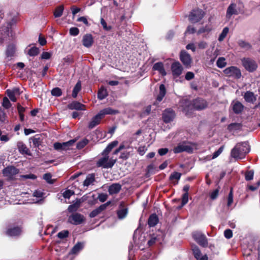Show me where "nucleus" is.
Segmentation results:
<instances>
[{"mask_svg":"<svg viewBox=\"0 0 260 260\" xmlns=\"http://www.w3.org/2000/svg\"><path fill=\"white\" fill-rule=\"evenodd\" d=\"M250 149L248 142H243L237 143L232 149L231 155L234 158L242 159L245 157Z\"/></svg>","mask_w":260,"mask_h":260,"instance_id":"1","label":"nucleus"},{"mask_svg":"<svg viewBox=\"0 0 260 260\" xmlns=\"http://www.w3.org/2000/svg\"><path fill=\"white\" fill-rule=\"evenodd\" d=\"M13 21V20L12 21L7 22L6 25H4L0 27V46L3 45L5 43L11 40Z\"/></svg>","mask_w":260,"mask_h":260,"instance_id":"2","label":"nucleus"},{"mask_svg":"<svg viewBox=\"0 0 260 260\" xmlns=\"http://www.w3.org/2000/svg\"><path fill=\"white\" fill-rule=\"evenodd\" d=\"M102 157H100L96 162V166L98 168L104 169L112 168L117 161V159L113 157L109 158V155L101 153Z\"/></svg>","mask_w":260,"mask_h":260,"instance_id":"3","label":"nucleus"},{"mask_svg":"<svg viewBox=\"0 0 260 260\" xmlns=\"http://www.w3.org/2000/svg\"><path fill=\"white\" fill-rule=\"evenodd\" d=\"M242 66L249 72H253L257 68L256 62L249 57H244L241 59Z\"/></svg>","mask_w":260,"mask_h":260,"instance_id":"4","label":"nucleus"},{"mask_svg":"<svg viewBox=\"0 0 260 260\" xmlns=\"http://www.w3.org/2000/svg\"><path fill=\"white\" fill-rule=\"evenodd\" d=\"M204 15V12L201 9L192 10L189 15L188 19L192 23H197L202 19Z\"/></svg>","mask_w":260,"mask_h":260,"instance_id":"5","label":"nucleus"},{"mask_svg":"<svg viewBox=\"0 0 260 260\" xmlns=\"http://www.w3.org/2000/svg\"><path fill=\"white\" fill-rule=\"evenodd\" d=\"M223 73L226 76L232 77L236 79H239L242 76L240 70L235 66H231L223 70Z\"/></svg>","mask_w":260,"mask_h":260,"instance_id":"6","label":"nucleus"},{"mask_svg":"<svg viewBox=\"0 0 260 260\" xmlns=\"http://www.w3.org/2000/svg\"><path fill=\"white\" fill-rule=\"evenodd\" d=\"M188 142L183 141L182 143H180L178 145L173 149V151L175 153H179L182 152H186L188 153H192L193 152V148L188 145Z\"/></svg>","mask_w":260,"mask_h":260,"instance_id":"7","label":"nucleus"},{"mask_svg":"<svg viewBox=\"0 0 260 260\" xmlns=\"http://www.w3.org/2000/svg\"><path fill=\"white\" fill-rule=\"evenodd\" d=\"M22 232V228L21 226H11L9 225L5 232L6 235L9 237H18L21 235Z\"/></svg>","mask_w":260,"mask_h":260,"instance_id":"8","label":"nucleus"},{"mask_svg":"<svg viewBox=\"0 0 260 260\" xmlns=\"http://www.w3.org/2000/svg\"><path fill=\"white\" fill-rule=\"evenodd\" d=\"M176 116L175 111L172 108L166 109L162 113V120L166 123H168L173 121Z\"/></svg>","mask_w":260,"mask_h":260,"instance_id":"9","label":"nucleus"},{"mask_svg":"<svg viewBox=\"0 0 260 260\" xmlns=\"http://www.w3.org/2000/svg\"><path fill=\"white\" fill-rule=\"evenodd\" d=\"M85 220L83 215L79 213H74L68 218V222L74 225L82 224Z\"/></svg>","mask_w":260,"mask_h":260,"instance_id":"10","label":"nucleus"},{"mask_svg":"<svg viewBox=\"0 0 260 260\" xmlns=\"http://www.w3.org/2000/svg\"><path fill=\"white\" fill-rule=\"evenodd\" d=\"M192 237L200 246L203 247H206L208 246V240L204 234L200 232H197L192 234Z\"/></svg>","mask_w":260,"mask_h":260,"instance_id":"11","label":"nucleus"},{"mask_svg":"<svg viewBox=\"0 0 260 260\" xmlns=\"http://www.w3.org/2000/svg\"><path fill=\"white\" fill-rule=\"evenodd\" d=\"M180 60L186 68H189L191 66L192 58L189 54L186 51L182 50L179 55Z\"/></svg>","mask_w":260,"mask_h":260,"instance_id":"12","label":"nucleus"},{"mask_svg":"<svg viewBox=\"0 0 260 260\" xmlns=\"http://www.w3.org/2000/svg\"><path fill=\"white\" fill-rule=\"evenodd\" d=\"M207 102L201 98L194 99L192 102V106L197 110L200 111L206 109L208 107Z\"/></svg>","mask_w":260,"mask_h":260,"instance_id":"13","label":"nucleus"},{"mask_svg":"<svg viewBox=\"0 0 260 260\" xmlns=\"http://www.w3.org/2000/svg\"><path fill=\"white\" fill-rule=\"evenodd\" d=\"M19 173V170L13 166H9L3 170L4 176L12 179L13 177Z\"/></svg>","mask_w":260,"mask_h":260,"instance_id":"14","label":"nucleus"},{"mask_svg":"<svg viewBox=\"0 0 260 260\" xmlns=\"http://www.w3.org/2000/svg\"><path fill=\"white\" fill-rule=\"evenodd\" d=\"M172 75L174 77L177 78L180 76L183 72V68L178 61L173 62L171 66Z\"/></svg>","mask_w":260,"mask_h":260,"instance_id":"15","label":"nucleus"},{"mask_svg":"<svg viewBox=\"0 0 260 260\" xmlns=\"http://www.w3.org/2000/svg\"><path fill=\"white\" fill-rule=\"evenodd\" d=\"M167 90L164 84H161L159 87V93L157 95L156 101L154 103V105H158L159 103L162 101L165 95L166 94Z\"/></svg>","mask_w":260,"mask_h":260,"instance_id":"16","label":"nucleus"},{"mask_svg":"<svg viewBox=\"0 0 260 260\" xmlns=\"http://www.w3.org/2000/svg\"><path fill=\"white\" fill-rule=\"evenodd\" d=\"M17 147L20 153L23 155L32 156V153H31L30 151L23 142H18L17 143Z\"/></svg>","mask_w":260,"mask_h":260,"instance_id":"17","label":"nucleus"},{"mask_svg":"<svg viewBox=\"0 0 260 260\" xmlns=\"http://www.w3.org/2000/svg\"><path fill=\"white\" fill-rule=\"evenodd\" d=\"M82 42L84 47L89 48L93 45L94 39L91 34H86L83 36Z\"/></svg>","mask_w":260,"mask_h":260,"instance_id":"18","label":"nucleus"},{"mask_svg":"<svg viewBox=\"0 0 260 260\" xmlns=\"http://www.w3.org/2000/svg\"><path fill=\"white\" fill-rule=\"evenodd\" d=\"M68 108L70 110L78 111L85 110V105L78 101H73L68 105Z\"/></svg>","mask_w":260,"mask_h":260,"instance_id":"19","label":"nucleus"},{"mask_svg":"<svg viewBox=\"0 0 260 260\" xmlns=\"http://www.w3.org/2000/svg\"><path fill=\"white\" fill-rule=\"evenodd\" d=\"M103 119V117L98 113L96 115L93 117L89 123L88 127L89 129H91L95 127L96 125H99L101 121V120Z\"/></svg>","mask_w":260,"mask_h":260,"instance_id":"20","label":"nucleus"},{"mask_svg":"<svg viewBox=\"0 0 260 260\" xmlns=\"http://www.w3.org/2000/svg\"><path fill=\"white\" fill-rule=\"evenodd\" d=\"M16 50V46L13 43L9 44L7 45L5 54L7 58L14 57Z\"/></svg>","mask_w":260,"mask_h":260,"instance_id":"21","label":"nucleus"},{"mask_svg":"<svg viewBox=\"0 0 260 260\" xmlns=\"http://www.w3.org/2000/svg\"><path fill=\"white\" fill-rule=\"evenodd\" d=\"M153 71H157L162 76H165L167 75V72L164 67V64L162 62H157L154 64L152 67Z\"/></svg>","mask_w":260,"mask_h":260,"instance_id":"22","label":"nucleus"},{"mask_svg":"<svg viewBox=\"0 0 260 260\" xmlns=\"http://www.w3.org/2000/svg\"><path fill=\"white\" fill-rule=\"evenodd\" d=\"M232 109L234 113L236 114H240L243 110L244 106L239 101H236L232 104Z\"/></svg>","mask_w":260,"mask_h":260,"instance_id":"23","label":"nucleus"},{"mask_svg":"<svg viewBox=\"0 0 260 260\" xmlns=\"http://www.w3.org/2000/svg\"><path fill=\"white\" fill-rule=\"evenodd\" d=\"M121 189V185L119 183H115L111 184L108 188V192L110 194L118 193Z\"/></svg>","mask_w":260,"mask_h":260,"instance_id":"24","label":"nucleus"},{"mask_svg":"<svg viewBox=\"0 0 260 260\" xmlns=\"http://www.w3.org/2000/svg\"><path fill=\"white\" fill-rule=\"evenodd\" d=\"M244 99L248 103H254L256 100V96L253 92L247 91L244 95Z\"/></svg>","mask_w":260,"mask_h":260,"instance_id":"25","label":"nucleus"},{"mask_svg":"<svg viewBox=\"0 0 260 260\" xmlns=\"http://www.w3.org/2000/svg\"><path fill=\"white\" fill-rule=\"evenodd\" d=\"M99 113L103 118L106 115H115L118 114L119 111L117 110H114L110 107H108L101 110Z\"/></svg>","mask_w":260,"mask_h":260,"instance_id":"26","label":"nucleus"},{"mask_svg":"<svg viewBox=\"0 0 260 260\" xmlns=\"http://www.w3.org/2000/svg\"><path fill=\"white\" fill-rule=\"evenodd\" d=\"M159 219L157 215L155 213L151 214L147 221V223L149 227L155 226L158 222Z\"/></svg>","mask_w":260,"mask_h":260,"instance_id":"27","label":"nucleus"},{"mask_svg":"<svg viewBox=\"0 0 260 260\" xmlns=\"http://www.w3.org/2000/svg\"><path fill=\"white\" fill-rule=\"evenodd\" d=\"M236 4L235 3H231L228 8L226 11V16L230 17L234 14L237 15L238 11L236 9Z\"/></svg>","mask_w":260,"mask_h":260,"instance_id":"28","label":"nucleus"},{"mask_svg":"<svg viewBox=\"0 0 260 260\" xmlns=\"http://www.w3.org/2000/svg\"><path fill=\"white\" fill-rule=\"evenodd\" d=\"M30 139L32 140L34 147L35 148H39V147L42 145V139L41 138V136L40 135H36L30 138Z\"/></svg>","mask_w":260,"mask_h":260,"instance_id":"29","label":"nucleus"},{"mask_svg":"<svg viewBox=\"0 0 260 260\" xmlns=\"http://www.w3.org/2000/svg\"><path fill=\"white\" fill-rule=\"evenodd\" d=\"M95 181V174L94 173L89 174L87 175L85 180L83 182L84 186H88Z\"/></svg>","mask_w":260,"mask_h":260,"instance_id":"30","label":"nucleus"},{"mask_svg":"<svg viewBox=\"0 0 260 260\" xmlns=\"http://www.w3.org/2000/svg\"><path fill=\"white\" fill-rule=\"evenodd\" d=\"M118 143V141L116 140L112 142L108 145V146L102 152L104 154L109 155L111 150L117 145Z\"/></svg>","mask_w":260,"mask_h":260,"instance_id":"31","label":"nucleus"},{"mask_svg":"<svg viewBox=\"0 0 260 260\" xmlns=\"http://www.w3.org/2000/svg\"><path fill=\"white\" fill-rule=\"evenodd\" d=\"M118 143V141L116 140L112 142L108 145V146L102 152L104 154L109 155L111 150L117 145Z\"/></svg>","mask_w":260,"mask_h":260,"instance_id":"32","label":"nucleus"},{"mask_svg":"<svg viewBox=\"0 0 260 260\" xmlns=\"http://www.w3.org/2000/svg\"><path fill=\"white\" fill-rule=\"evenodd\" d=\"M118 143V141L116 140L112 142L108 145V146L102 152L104 154L109 155L111 150L117 145Z\"/></svg>","mask_w":260,"mask_h":260,"instance_id":"33","label":"nucleus"},{"mask_svg":"<svg viewBox=\"0 0 260 260\" xmlns=\"http://www.w3.org/2000/svg\"><path fill=\"white\" fill-rule=\"evenodd\" d=\"M191 250L194 258L199 260V258H201L202 255L201 251L198 246L194 244L191 245Z\"/></svg>","mask_w":260,"mask_h":260,"instance_id":"34","label":"nucleus"},{"mask_svg":"<svg viewBox=\"0 0 260 260\" xmlns=\"http://www.w3.org/2000/svg\"><path fill=\"white\" fill-rule=\"evenodd\" d=\"M242 128V124L240 123L234 122L230 124L228 126V129L230 132L240 131Z\"/></svg>","mask_w":260,"mask_h":260,"instance_id":"35","label":"nucleus"},{"mask_svg":"<svg viewBox=\"0 0 260 260\" xmlns=\"http://www.w3.org/2000/svg\"><path fill=\"white\" fill-rule=\"evenodd\" d=\"M83 248V243L80 242H77L72 248L71 250V254H77Z\"/></svg>","mask_w":260,"mask_h":260,"instance_id":"36","label":"nucleus"},{"mask_svg":"<svg viewBox=\"0 0 260 260\" xmlns=\"http://www.w3.org/2000/svg\"><path fill=\"white\" fill-rule=\"evenodd\" d=\"M81 204L80 200L77 201L75 203L69 206L68 210L69 212H75L79 208Z\"/></svg>","mask_w":260,"mask_h":260,"instance_id":"37","label":"nucleus"},{"mask_svg":"<svg viewBox=\"0 0 260 260\" xmlns=\"http://www.w3.org/2000/svg\"><path fill=\"white\" fill-rule=\"evenodd\" d=\"M104 205H100L98 208L92 211L89 214V217L90 218H93L96 216L100 214L103 210Z\"/></svg>","mask_w":260,"mask_h":260,"instance_id":"38","label":"nucleus"},{"mask_svg":"<svg viewBox=\"0 0 260 260\" xmlns=\"http://www.w3.org/2000/svg\"><path fill=\"white\" fill-rule=\"evenodd\" d=\"M108 95L107 90L104 87H101L98 93V98L99 100H103L105 99Z\"/></svg>","mask_w":260,"mask_h":260,"instance_id":"39","label":"nucleus"},{"mask_svg":"<svg viewBox=\"0 0 260 260\" xmlns=\"http://www.w3.org/2000/svg\"><path fill=\"white\" fill-rule=\"evenodd\" d=\"M63 10H64V7L63 5H60V6L57 7L55 8L54 12L53 13V15H54V17L56 18H57V17H60V16H61V15H62V13H63Z\"/></svg>","mask_w":260,"mask_h":260,"instance_id":"40","label":"nucleus"},{"mask_svg":"<svg viewBox=\"0 0 260 260\" xmlns=\"http://www.w3.org/2000/svg\"><path fill=\"white\" fill-rule=\"evenodd\" d=\"M81 84L80 81H78L75 86H74L73 92H72V96L74 98H76L77 96V94L78 92L81 90Z\"/></svg>","mask_w":260,"mask_h":260,"instance_id":"41","label":"nucleus"},{"mask_svg":"<svg viewBox=\"0 0 260 260\" xmlns=\"http://www.w3.org/2000/svg\"><path fill=\"white\" fill-rule=\"evenodd\" d=\"M181 173L177 172H173L170 176L169 179L170 181H173L174 180H176L177 182L174 183V184H176L178 183V180L180 179L181 176Z\"/></svg>","mask_w":260,"mask_h":260,"instance_id":"42","label":"nucleus"},{"mask_svg":"<svg viewBox=\"0 0 260 260\" xmlns=\"http://www.w3.org/2000/svg\"><path fill=\"white\" fill-rule=\"evenodd\" d=\"M238 44L239 46L242 48H246L247 49H251L252 48V45L244 40H239Z\"/></svg>","mask_w":260,"mask_h":260,"instance_id":"43","label":"nucleus"},{"mask_svg":"<svg viewBox=\"0 0 260 260\" xmlns=\"http://www.w3.org/2000/svg\"><path fill=\"white\" fill-rule=\"evenodd\" d=\"M89 143V140L84 138L77 143L76 147L78 149H81L86 146Z\"/></svg>","mask_w":260,"mask_h":260,"instance_id":"44","label":"nucleus"},{"mask_svg":"<svg viewBox=\"0 0 260 260\" xmlns=\"http://www.w3.org/2000/svg\"><path fill=\"white\" fill-rule=\"evenodd\" d=\"M225 58L223 57H220L218 58L216 61V65L219 68H223L225 67L226 65V62H225Z\"/></svg>","mask_w":260,"mask_h":260,"instance_id":"45","label":"nucleus"},{"mask_svg":"<svg viewBox=\"0 0 260 260\" xmlns=\"http://www.w3.org/2000/svg\"><path fill=\"white\" fill-rule=\"evenodd\" d=\"M229 31V27H225L223 29L221 33L220 34V35L219 36L218 41L219 42L222 41L225 39L226 36H227V34H228Z\"/></svg>","mask_w":260,"mask_h":260,"instance_id":"46","label":"nucleus"},{"mask_svg":"<svg viewBox=\"0 0 260 260\" xmlns=\"http://www.w3.org/2000/svg\"><path fill=\"white\" fill-rule=\"evenodd\" d=\"M76 141L75 139H72L68 142L62 143V150L69 149L71 146L73 145Z\"/></svg>","mask_w":260,"mask_h":260,"instance_id":"47","label":"nucleus"},{"mask_svg":"<svg viewBox=\"0 0 260 260\" xmlns=\"http://www.w3.org/2000/svg\"><path fill=\"white\" fill-rule=\"evenodd\" d=\"M39 49L36 47H32L28 51V54L30 56H35L39 54Z\"/></svg>","mask_w":260,"mask_h":260,"instance_id":"48","label":"nucleus"},{"mask_svg":"<svg viewBox=\"0 0 260 260\" xmlns=\"http://www.w3.org/2000/svg\"><path fill=\"white\" fill-rule=\"evenodd\" d=\"M51 173H48L44 174L43 179L46 181L47 183L52 184L55 182V180L52 179Z\"/></svg>","mask_w":260,"mask_h":260,"instance_id":"49","label":"nucleus"},{"mask_svg":"<svg viewBox=\"0 0 260 260\" xmlns=\"http://www.w3.org/2000/svg\"><path fill=\"white\" fill-rule=\"evenodd\" d=\"M127 214V209L124 208L117 211V214L118 218H124Z\"/></svg>","mask_w":260,"mask_h":260,"instance_id":"50","label":"nucleus"},{"mask_svg":"<svg viewBox=\"0 0 260 260\" xmlns=\"http://www.w3.org/2000/svg\"><path fill=\"white\" fill-rule=\"evenodd\" d=\"M51 94L55 96H60L62 95V90L59 87H55L52 89L51 90Z\"/></svg>","mask_w":260,"mask_h":260,"instance_id":"51","label":"nucleus"},{"mask_svg":"<svg viewBox=\"0 0 260 260\" xmlns=\"http://www.w3.org/2000/svg\"><path fill=\"white\" fill-rule=\"evenodd\" d=\"M69 235V232L68 230H63L57 234V237L60 239L67 238Z\"/></svg>","mask_w":260,"mask_h":260,"instance_id":"52","label":"nucleus"},{"mask_svg":"<svg viewBox=\"0 0 260 260\" xmlns=\"http://www.w3.org/2000/svg\"><path fill=\"white\" fill-rule=\"evenodd\" d=\"M2 106L6 109H8L11 107V103L7 97H4L3 98Z\"/></svg>","mask_w":260,"mask_h":260,"instance_id":"53","label":"nucleus"},{"mask_svg":"<svg viewBox=\"0 0 260 260\" xmlns=\"http://www.w3.org/2000/svg\"><path fill=\"white\" fill-rule=\"evenodd\" d=\"M233 203V188H231L228 197L227 206L230 207Z\"/></svg>","mask_w":260,"mask_h":260,"instance_id":"54","label":"nucleus"},{"mask_svg":"<svg viewBox=\"0 0 260 260\" xmlns=\"http://www.w3.org/2000/svg\"><path fill=\"white\" fill-rule=\"evenodd\" d=\"M254 172L253 170L247 171L245 174V178L246 181H250L253 179Z\"/></svg>","mask_w":260,"mask_h":260,"instance_id":"55","label":"nucleus"},{"mask_svg":"<svg viewBox=\"0 0 260 260\" xmlns=\"http://www.w3.org/2000/svg\"><path fill=\"white\" fill-rule=\"evenodd\" d=\"M101 24L103 29L106 31L110 30L112 28L111 26H107V23L103 18H101Z\"/></svg>","mask_w":260,"mask_h":260,"instance_id":"56","label":"nucleus"},{"mask_svg":"<svg viewBox=\"0 0 260 260\" xmlns=\"http://www.w3.org/2000/svg\"><path fill=\"white\" fill-rule=\"evenodd\" d=\"M6 93L11 101L13 102H16L17 101V99L15 96L16 95L11 92V89H7L6 90Z\"/></svg>","mask_w":260,"mask_h":260,"instance_id":"57","label":"nucleus"},{"mask_svg":"<svg viewBox=\"0 0 260 260\" xmlns=\"http://www.w3.org/2000/svg\"><path fill=\"white\" fill-rule=\"evenodd\" d=\"M224 146H221L217 151H215L212 156V159H215L223 151Z\"/></svg>","mask_w":260,"mask_h":260,"instance_id":"58","label":"nucleus"},{"mask_svg":"<svg viewBox=\"0 0 260 260\" xmlns=\"http://www.w3.org/2000/svg\"><path fill=\"white\" fill-rule=\"evenodd\" d=\"M70 34L73 36H76L79 34V29L76 27H71L70 29Z\"/></svg>","mask_w":260,"mask_h":260,"instance_id":"59","label":"nucleus"},{"mask_svg":"<svg viewBox=\"0 0 260 260\" xmlns=\"http://www.w3.org/2000/svg\"><path fill=\"white\" fill-rule=\"evenodd\" d=\"M129 155H130L129 152L127 151L122 152L119 156V158L123 159V160H126L129 158Z\"/></svg>","mask_w":260,"mask_h":260,"instance_id":"60","label":"nucleus"},{"mask_svg":"<svg viewBox=\"0 0 260 260\" xmlns=\"http://www.w3.org/2000/svg\"><path fill=\"white\" fill-rule=\"evenodd\" d=\"M224 236L226 239H231L233 237V232L230 229H226L224 231Z\"/></svg>","mask_w":260,"mask_h":260,"instance_id":"61","label":"nucleus"},{"mask_svg":"<svg viewBox=\"0 0 260 260\" xmlns=\"http://www.w3.org/2000/svg\"><path fill=\"white\" fill-rule=\"evenodd\" d=\"M63 61L64 62L68 64L73 63L74 61L73 57L72 55H68L66 57L63 58Z\"/></svg>","mask_w":260,"mask_h":260,"instance_id":"62","label":"nucleus"},{"mask_svg":"<svg viewBox=\"0 0 260 260\" xmlns=\"http://www.w3.org/2000/svg\"><path fill=\"white\" fill-rule=\"evenodd\" d=\"M219 194V189H216L213 190L210 194V197L211 199L214 200H215L218 196Z\"/></svg>","mask_w":260,"mask_h":260,"instance_id":"63","label":"nucleus"},{"mask_svg":"<svg viewBox=\"0 0 260 260\" xmlns=\"http://www.w3.org/2000/svg\"><path fill=\"white\" fill-rule=\"evenodd\" d=\"M147 150V148L146 146H141L138 149V152L140 155H143Z\"/></svg>","mask_w":260,"mask_h":260,"instance_id":"64","label":"nucleus"}]
</instances>
